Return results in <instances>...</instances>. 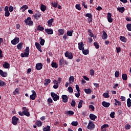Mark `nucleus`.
Here are the masks:
<instances>
[{
	"label": "nucleus",
	"instance_id": "6ab92c4d",
	"mask_svg": "<svg viewBox=\"0 0 131 131\" xmlns=\"http://www.w3.org/2000/svg\"><path fill=\"white\" fill-rule=\"evenodd\" d=\"M117 10L120 12V13H121L122 14L124 11H125V8L124 7H119L117 8Z\"/></svg>",
	"mask_w": 131,
	"mask_h": 131
},
{
	"label": "nucleus",
	"instance_id": "412c9836",
	"mask_svg": "<svg viewBox=\"0 0 131 131\" xmlns=\"http://www.w3.org/2000/svg\"><path fill=\"white\" fill-rule=\"evenodd\" d=\"M4 68L6 69H8L10 67V64L9 63H7V61H5L4 63L3 64Z\"/></svg>",
	"mask_w": 131,
	"mask_h": 131
},
{
	"label": "nucleus",
	"instance_id": "dca6fc26",
	"mask_svg": "<svg viewBox=\"0 0 131 131\" xmlns=\"http://www.w3.org/2000/svg\"><path fill=\"white\" fill-rule=\"evenodd\" d=\"M53 22H54V18H51L48 20L47 23L48 24L49 27H51L53 25Z\"/></svg>",
	"mask_w": 131,
	"mask_h": 131
},
{
	"label": "nucleus",
	"instance_id": "f8f14e48",
	"mask_svg": "<svg viewBox=\"0 0 131 131\" xmlns=\"http://www.w3.org/2000/svg\"><path fill=\"white\" fill-rule=\"evenodd\" d=\"M42 63H38L36 64V69L37 70H41L42 69Z\"/></svg>",
	"mask_w": 131,
	"mask_h": 131
},
{
	"label": "nucleus",
	"instance_id": "a211bd4d",
	"mask_svg": "<svg viewBox=\"0 0 131 131\" xmlns=\"http://www.w3.org/2000/svg\"><path fill=\"white\" fill-rule=\"evenodd\" d=\"M102 39H107V38L108 37V35H107V33L105 31H103V34L101 36Z\"/></svg>",
	"mask_w": 131,
	"mask_h": 131
},
{
	"label": "nucleus",
	"instance_id": "6e6d98bb",
	"mask_svg": "<svg viewBox=\"0 0 131 131\" xmlns=\"http://www.w3.org/2000/svg\"><path fill=\"white\" fill-rule=\"evenodd\" d=\"M115 112H113L110 114V116L111 117V118H114V117H115Z\"/></svg>",
	"mask_w": 131,
	"mask_h": 131
},
{
	"label": "nucleus",
	"instance_id": "680f3d73",
	"mask_svg": "<svg viewBox=\"0 0 131 131\" xmlns=\"http://www.w3.org/2000/svg\"><path fill=\"white\" fill-rule=\"evenodd\" d=\"M130 125L129 124H126L125 125V128H126V129H130Z\"/></svg>",
	"mask_w": 131,
	"mask_h": 131
},
{
	"label": "nucleus",
	"instance_id": "a18cd8bd",
	"mask_svg": "<svg viewBox=\"0 0 131 131\" xmlns=\"http://www.w3.org/2000/svg\"><path fill=\"white\" fill-rule=\"evenodd\" d=\"M52 6L54 7V8H57L58 7V3H56V2H52L51 3Z\"/></svg>",
	"mask_w": 131,
	"mask_h": 131
},
{
	"label": "nucleus",
	"instance_id": "423d86ee",
	"mask_svg": "<svg viewBox=\"0 0 131 131\" xmlns=\"http://www.w3.org/2000/svg\"><path fill=\"white\" fill-rule=\"evenodd\" d=\"M31 93H32V94L30 96V99L33 100H35L37 96L36 92L34 90H32Z\"/></svg>",
	"mask_w": 131,
	"mask_h": 131
},
{
	"label": "nucleus",
	"instance_id": "20e7f679",
	"mask_svg": "<svg viewBox=\"0 0 131 131\" xmlns=\"http://www.w3.org/2000/svg\"><path fill=\"white\" fill-rule=\"evenodd\" d=\"M23 111V114L24 115H25V116H27L28 117H29L30 116V113L29 112H28L29 110L28 108H26V107H23L22 108Z\"/></svg>",
	"mask_w": 131,
	"mask_h": 131
},
{
	"label": "nucleus",
	"instance_id": "ddd939ff",
	"mask_svg": "<svg viewBox=\"0 0 131 131\" xmlns=\"http://www.w3.org/2000/svg\"><path fill=\"white\" fill-rule=\"evenodd\" d=\"M45 31L47 34H53L54 32L52 29H46Z\"/></svg>",
	"mask_w": 131,
	"mask_h": 131
},
{
	"label": "nucleus",
	"instance_id": "58836bf2",
	"mask_svg": "<svg viewBox=\"0 0 131 131\" xmlns=\"http://www.w3.org/2000/svg\"><path fill=\"white\" fill-rule=\"evenodd\" d=\"M83 55H88L89 53V49L84 50V48L82 50Z\"/></svg>",
	"mask_w": 131,
	"mask_h": 131
},
{
	"label": "nucleus",
	"instance_id": "864d4df0",
	"mask_svg": "<svg viewBox=\"0 0 131 131\" xmlns=\"http://www.w3.org/2000/svg\"><path fill=\"white\" fill-rule=\"evenodd\" d=\"M90 75L94 76L95 75V71L93 69L90 70Z\"/></svg>",
	"mask_w": 131,
	"mask_h": 131
},
{
	"label": "nucleus",
	"instance_id": "bb28decb",
	"mask_svg": "<svg viewBox=\"0 0 131 131\" xmlns=\"http://www.w3.org/2000/svg\"><path fill=\"white\" fill-rule=\"evenodd\" d=\"M45 81L46 82L44 83V85L45 86L48 85L49 83H51V79H46Z\"/></svg>",
	"mask_w": 131,
	"mask_h": 131
},
{
	"label": "nucleus",
	"instance_id": "473e14b6",
	"mask_svg": "<svg viewBox=\"0 0 131 131\" xmlns=\"http://www.w3.org/2000/svg\"><path fill=\"white\" fill-rule=\"evenodd\" d=\"M82 103H83V100H80V101L78 103V108L79 109H80V108H81V107H82Z\"/></svg>",
	"mask_w": 131,
	"mask_h": 131
},
{
	"label": "nucleus",
	"instance_id": "774afa93",
	"mask_svg": "<svg viewBox=\"0 0 131 131\" xmlns=\"http://www.w3.org/2000/svg\"><path fill=\"white\" fill-rule=\"evenodd\" d=\"M25 51L26 52L29 53V51H30L29 47H27L26 48V49H25Z\"/></svg>",
	"mask_w": 131,
	"mask_h": 131
},
{
	"label": "nucleus",
	"instance_id": "e433bc0d",
	"mask_svg": "<svg viewBox=\"0 0 131 131\" xmlns=\"http://www.w3.org/2000/svg\"><path fill=\"white\" fill-rule=\"evenodd\" d=\"M120 39L121 41H123V42H126V38L124 36H121Z\"/></svg>",
	"mask_w": 131,
	"mask_h": 131
},
{
	"label": "nucleus",
	"instance_id": "f3484780",
	"mask_svg": "<svg viewBox=\"0 0 131 131\" xmlns=\"http://www.w3.org/2000/svg\"><path fill=\"white\" fill-rule=\"evenodd\" d=\"M27 9H28V6L26 5H25L20 8V10H22V12H25Z\"/></svg>",
	"mask_w": 131,
	"mask_h": 131
},
{
	"label": "nucleus",
	"instance_id": "c756f323",
	"mask_svg": "<svg viewBox=\"0 0 131 131\" xmlns=\"http://www.w3.org/2000/svg\"><path fill=\"white\" fill-rule=\"evenodd\" d=\"M122 78L123 80H127V75H126V74H123L122 75Z\"/></svg>",
	"mask_w": 131,
	"mask_h": 131
},
{
	"label": "nucleus",
	"instance_id": "69168bd1",
	"mask_svg": "<svg viewBox=\"0 0 131 131\" xmlns=\"http://www.w3.org/2000/svg\"><path fill=\"white\" fill-rule=\"evenodd\" d=\"M75 86H76V89L77 91L80 92V89H79V86H78V85L76 84Z\"/></svg>",
	"mask_w": 131,
	"mask_h": 131
},
{
	"label": "nucleus",
	"instance_id": "ea45409f",
	"mask_svg": "<svg viewBox=\"0 0 131 131\" xmlns=\"http://www.w3.org/2000/svg\"><path fill=\"white\" fill-rule=\"evenodd\" d=\"M37 30H39L40 31H43L45 30V28L43 27H41L40 25H38L37 28Z\"/></svg>",
	"mask_w": 131,
	"mask_h": 131
},
{
	"label": "nucleus",
	"instance_id": "5fc2aeb1",
	"mask_svg": "<svg viewBox=\"0 0 131 131\" xmlns=\"http://www.w3.org/2000/svg\"><path fill=\"white\" fill-rule=\"evenodd\" d=\"M69 81H70V82H71V81H72V82H73L74 81V77H73L72 76L70 77Z\"/></svg>",
	"mask_w": 131,
	"mask_h": 131
},
{
	"label": "nucleus",
	"instance_id": "603ef678",
	"mask_svg": "<svg viewBox=\"0 0 131 131\" xmlns=\"http://www.w3.org/2000/svg\"><path fill=\"white\" fill-rule=\"evenodd\" d=\"M6 85V82L0 80V86H5Z\"/></svg>",
	"mask_w": 131,
	"mask_h": 131
},
{
	"label": "nucleus",
	"instance_id": "338daca9",
	"mask_svg": "<svg viewBox=\"0 0 131 131\" xmlns=\"http://www.w3.org/2000/svg\"><path fill=\"white\" fill-rule=\"evenodd\" d=\"M24 54L25 55V57H29V53L28 52H24Z\"/></svg>",
	"mask_w": 131,
	"mask_h": 131
},
{
	"label": "nucleus",
	"instance_id": "0e129e2a",
	"mask_svg": "<svg viewBox=\"0 0 131 131\" xmlns=\"http://www.w3.org/2000/svg\"><path fill=\"white\" fill-rule=\"evenodd\" d=\"M115 77H119V72L117 71H116V72L115 73Z\"/></svg>",
	"mask_w": 131,
	"mask_h": 131
},
{
	"label": "nucleus",
	"instance_id": "a19ab883",
	"mask_svg": "<svg viewBox=\"0 0 131 131\" xmlns=\"http://www.w3.org/2000/svg\"><path fill=\"white\" fill-rule=\"evenodd\" d=\"M37 126H41L42 125V122L41 121H37L36 122Z\"/></svg>",
	"mask_w": 131,
	"mask_h": 131
},
{
	"label": "nucleus",
	"instance_id": "4c0bfd02",
	"mask_svg": "<svg viewBox=\"0 0 131 131\" xmlns=\"http://www.w3.org/2000/svg\"><path fill=\"white\" fill-rule=\"evenodd\" d=\"M19 91H20L19 88H16L15 91L13 92V95H19V94H20V92H19Z\"/></svg>",
	"mask_w": 131,
	"mask_h": 131
},
{
	"label": "nucleus",
	"instance_id": "6e6552de",
	"mask_svg": "<svg viewBox=\"0 0 131 131\" xmlns=\"http://www.w3.org/2000/svg\"><path fill=\"white\" fill-rule=\"evenodd\" d=\"M19 41H20V38H19V37H15L11 41V43L14 45H17Z\"/></svg>",
	"mask_w": 131,
	"mask_h": 131
},
{
	"label": "nucleus",
	"instance_id": "f704fd0d",
	"mask_svg": "<svg viewBox=\"0 0 131 131\" xmlns=\"http://www.w3.org/2000/svg\"><path fill=\"white\" fill-rule=\"evenodd\" d=\"M40 44L41 46H43L45 45V42H46V40L45 39H42L41 37H40Z\"/></svg>",
	"mask_w": 131,
	"mask_h": 131
},
{
	"label": "nucleus",
	"instance_id": "5701e85b",
	"mask_svg": "<svg viewBox=\"0 0 131 131\" xmlns=\"http://www.w3.org/2000/svg\"><path fill=\"white\" fill-rule=\"evenodd\" d=\"M41 16V14H40V13H37L36 14L33 15V17L34 18V19H36V20H37L38 18H40Z\"/></svg>",
	"mask_w": 131,
	"mask_h": 131
},
{
	"label": "nucleus",
	"instance_id": "4d7b16f0",
	"mask_svg": "<svg viewBox=\"0 0 131 131\" xmlns=\"http://www.w3.org/2000/svg\"><path fill=\"white\" fill-rule=\"evenodd\" d=\"M85 17H88V18H93V15L91 13H86L85 14Z\"/></svg>",
	"mask_w": 131,
	"mask_h": 131
},
{
	"label": "nucleus",
	"instance_id": "b1692460",
	"mask_svg": "<svg viewBox=\"0 0 131 131\" xmlns=\"http://www.w3.org/2000/svg\"><path fill=\"white\" fill-rule=\"evenodd\" d=\"M115 106H121V102L116 99H115Z\"/></svg>",
	"mask_w": 131,
	"mask_h": 131
},
{
	"label": "nucleus",
	"instance_id": "393cba45",
	"mask_svg": "<svg viewBox=\"0 0 131 131\" xmlns=\"http://www.w3.org/2000/svg\"><path fill=\"white\" fill-rule=\"evenodd\" d=\"M40 10L41 11H42V12H45V11L47 10V6L43 4H41L40 6Z\"/></svg>",
	"mask_w": 131,
	"mask_h": 131
},
{
	"label": "nucleus",
	"instance_id": "9b49d317",
	"mask_svg": "<svg viewBox=\"0 0 131 131\" xmlns=\"http://www.w3.org/2000/svg\"><path fill=\"white\" fill-rule=\"evenodd\" d=\"M61 98L62 99V102L63 103H67L68 102V96L66 95H63L61 96Z\"/></svg>",
	"mask_w": 131,
	"mask_h": 131
},
{
	"label": "nucleus",
	"instance_id": "39448f33",
	"mask_svg": "<svg viewBox=\"0 0 131 131\" xmlns=\"http://www.w3.org/2000/svg\"><path fill=\"white\" fill-rule=\"evenodd\" d=\"M65 57L66 58H68V59H70L71 60H72L73 59V54L72 53H69L68 51H67L64 53Z\"/></svg>",
	"mask_w": 131,
	"mask_h": 131
},
{
	"label": "nucleus",
	"instance_id": "49530a36",
	"mask_svg": "<svg viewBox=\"0 0 131 131\" xmlns=\"http://www.w3.org/2000/svg\"><path fill=\"white\" fill-rule=\"evenodd\" d=\"M126 28L128 31H131V24H128L126 25Z\"/></svg>",
	"mask_w": 131,
	"mask_h": 131
},
{
	"label": "nucleus",
	"instance_id": "3c124183",
	"mask_svg": "<svg viewBox=\"0 0 131 131\" xmlns=\"http://www.w3.org/2000/svg\"><path fill=\"white\" fill-rule=\"evenodd\" d=\"M106 127H109V125L106 124L101 126V129H103L104 128H106Z\"/></svg>",
	"mask_w": 131,
	"mask_h": 131
},
{
	"label": "nucleus",
	"instance_id": "f03ea898",
	"mask_svg": "<svg viewBox=\"0 0 131 131\" xmlns=\"http://www.w3.org/2000/svg\"><path fill=\"white\" fill-rule=\"evenodd\" d=\"M95 127V124H94V122L92 121H89V122L87 126L88 129H90V130H93V129H94Z\"/></svg>",
	"mask_w": 131,
	"mask_h": 131
},
{
	"label": "nucleus",
	"instance_id": "c9c22d12",
	"mask_svg": "<svg viewBox=\"0 0 131 131\" xmlns=\"http://www.w3.org/2000/svg\"><path fill=\"white\" fill-rule=\"evenodd\" d=\"M94 47H95V49H100V45H99V43L98 42L95 41L93 43Z\"/></svg>",
	"mask_w": 131,
	"mask_h": 131
},
{
	"label": "nucleus",
	"instance_id": "aec40b11",
	"mask_svg": "<svg viewBox=\"0 0 131 131\" xmlns=\"http://www.w3.org/2000/svg\"><path fill=\"white\" fill-rule=\"evenodd\" d=\"M59 35H63L65 33V30L63 29H59L58 30Z\"/></svg>",
	"mask_w": 131,
	"mask_h": 131
},
{
	"label": "nucleus",
	"instance_id": "de8ad7c7",
	"mask_svg": "<svg viewBox=\"0 0 131 131\" xmlns=\"http://www.w3.org/2000/svg\"><path fill=\"white\" fill-rule=\"evenodd\" d=\"M103 97H104V98H108L110 97V96L109 95V94L107 93H104L103 94Z\"/></svg>",
	"mask_w": 131,
	"mask_h": 131
},
{
	"label": "nucleus",
	"instance_id": "4468645a",
	"mask_svg": "<svg viewBox=\"0 0 131 131\" xmlns=\"http://www.w3.org/2000/svg\"><path fill=\"white\" fill-rule=\"evenodd\" d=\"M0 75H1L2 77H7L8 74L6 72L3 71V70H0Z\"/></svg>",
	"mask_w": 131,
	"mask_h": 131
},
{
	"label": "nucleus",
	"instance_id": "09e8293b",
	"mask_svg": "<svg viewBox=\"0 0 131 131\" xmlns=\"http://www.w3.org/2000/svg\"><path fill=\"white\" fill-rule=\"evenodd\" d=\"M59 65L62 66V65H64V59L63 58H61L59 60Z\"/></svg>",
	"mask_w": 131,
	"mask_h": 131
},
{
	"label": "nucleus",
	"instance_id": "e2e57ef3",
	"mask_svg": "<svg viewBox=\"0 0 131 131\" xmlns=\"http://www.w3.org/2000/svg\"><path fill=\"white\" fill-rule=\"evenodd\" d=\"M89 108H90V109H91V110H92V111H95V106H94V105H93L92 104L90 105Z\"/></svg>",
	"mask_w": 131,
	"mask_h": 131
},
{
	"label": "nucleus",
	"instance_id": "37998d69",
	"mask_svg": "<svg viewBox=\"0 0 131 131\" xmlns=\"http://www.w3.org/2000/svg\"><path fill=\"white\" fill-rule=\"evenodd\" d=\"M75 105H76V102L74 99L72 100V102H71V105L72 107H75Z\"/></svg>",
	"mask_w": 131,
	"mask_h": 131
},
{
	"label": "nucleus",
	"instance_id": "a878e982",
	"mask_svg": "<svg viewBox=\"0 0 131 131\" xmlns=\"http://www.w3.org/2000/svg\"><path fill=\"white\" fill-rule=\"evenodd\" d=\"M43 131H51V126L47 125L46 127L42 128Z\"/></svg>",
	"mask_w": 131,
	"mask_h": 131
},
{
	"label": "nucleus",
	"instance_id": "f257e3e1",
	"mask_svg": "<svg viewBox=\"0 0 131 131\" xmlns=\"http://www.w3.org/2000/svg\"><path fill=\"white\" fill-rule=\"evenodd\" d=\"M26 25H29V26H32L33 25V21L31 20V17H28L24 20Z\"/></svg>",
	"mask_w": 131,
	"mask_h": 131
},
{
	"label": "nucleus",
	"instance_id": "0eeeda50",
	"mask_svg": "<svg viewBox=\"0 0 131 131\" xmlns=\"http://www.w3.org/2000/svg\"><path fill=\"white\" fill-rule=\"evenodd\" d=\"M18 120H19V118H17L16 116H13L12 117V124H13V125H17V124H18Z\"/></svg>",
	"mask_w": 131,
	"mask_h": 131
},
{
	"label": "nucleus",
	"instance_id": "2eb2a0df",
	"mask_svg": "<svg viewBox=\"0 0 131 131\" xmlns=\"http://www.w3.org/2000/svg\"><path fill=\"white\" fill-rule=\"evenodd\" d=\"M102 103V106H103V107H105V108H108V107L110 106V103L107 102L106 101H103Z\"/></svg>",
	"mask_w": 131,
	"mask_h": 131
},
{
	"label": "nucleus",
	"instance_id": "c85d7f7f",
	"mask_svg": "<svg viewBox=\"0 0 131 131\" xmlns=\"http://www.w3.org/2000/svg\"><path fill=\"white\" fill-rule=\"evenodd\" d=\"M23 47V43L22 42L19 43L17 45V49H18V50H22Z\"/></svg>",
	"mask_w": 131,
	"mask_h": 131
},
{
	"label": "nucleus",
	"instance_id": "7ed1b4c3",
	"mask_svg": "<svg viewBox=\"0 0 131 131\" xmlns=\"http://www.w3.org/2000/svg\"><path fill=\"white\" fill-rule=\"evenodd\" d=\"M51 96L54 102H56V101H58L59 99H60V97L57 94L54 93V92H51Z\"/></svg>",
	"mask_w": 131,
	"mask_h": 131
},
{
	"label": "nucleus",
	"instance_id": "4be33fe9",
	"mask_svg": "<svg viewBox=\"0 0 131 131\" xmlns=\"http://www.w3.org/2000/svg\"><path fill=\"white\" fill-rule=\"evenodd\" d=\"M90 119H91V120H95V119H96V118H97V116L95 115H94V114H90Z\"/></svg>",
	"mask_w": 131,
	"mask_h": 131
},
{
	"label": "nucleus",
	"instance_id": "cd10ccee",
	"mask_svg": "<svg viewBox=\"0 0 131 131\" xmlns=\"http://www.w3.org/2000/svg\"><path fill=\"white\" fill-rule=\"evenodd\" d=\"M51 66L53 68L57 69L58 68V64L55 62H52Z\"/></svg>",
	"mask_w": 131,
	"mask_h": 131
},
{
	"label": "nucleus",
	"instance_id": "9d476101",
	"mask_svg": "<svg viewBox=\"0 0 131 131\" xmlns=\"http://www.w3.org/2000/svg\"><path fill=\"white\" fill-rule=\"evenodd\" d=\"M78 49L80 51H82L84 49V47H83L84 46V44H83V42H79L78 43Z\"/></svg>",
	"mask_w": 131,
	"mask_h": 131
},
{
	"label": "nucleus",
	"instance_id": "052dcab7",
	"mask_svg": "<svg viewBox=\"0 0 131 131\" xmlns=\"http://www.w3.org/2000/svg\"><path fill=\"white\" fill-rule=\"evenodd\" d=\"M116 50L117 51V54H119V53H120V51H121V48H120V47H117Z\"/></svg>",
	"mask_w": 131,
	"mask_h": 131
},
{
	"label": "nucleus",
	"instance_id": "bf43d9fd",
	"mask_svg": "<svg viewBox=\"0 0 131 131\" xmlns=\"http://www.w3.org/2000/svg\"><path fill=\"white\" fill-rule=\"evenodd\" d=\"M5 17H9L10 16V11H5Z\"/></svg>",
	"mask_w": 131,
	"mask_h": 131
},
{
	"label": "nucleus",
	"instance_id": "13d9d810",
	"mask_svg": "<svg viewBox=\"0 0 131 131\" xmlns=\"http://www.w3.org/2000/svg\"><path fill=\"white\" fill-rule=\"evenodd\" d=\"M67 114H69L70 115H73L74 114V112L72 111H69L67 112Z\"/></svg>",
	"mask_w": 131,
	"mask_h": 131
},
{
	"label": "nucleus",
	"instance_id": "7c9ffc66",
	"mask_svg": "<svg viewBox=\"0 0 131 131\" xmlns=\"http://www.w3.org/2000/svg\"><path fill=\"white\" fill-rule=\"evenodd\" d=\"M84 91L86 94H90L92 93V89H85L84 90Z\"/></svg>",
	"mask_w": 131,
	"mask_h": 131
},
{
	"label": "nucleus",
	"instance_id": "c03bdc74",
	"mask_svg": "<svg viewBox=\"0 0 131 131\" xmlns=\"http://www.w3.org/2000/svg\"><path fill=\"white\" fill-rule=\"evenodd\" d=\"M75 7H76V9H77V10H78V11H81V7H80V4L76 5Z\"/></svg>",
	"mask_w": 131,
	"mask_h": 131
},
{
	"label": "nucleus",
	"instance_id": "72a5a7b5",
	"mask_svg": "<svg viewBox=\"0 0 131 131\" xmlns=\"http://www.w3.org/2000/svg\"><path fill=\"white\" fill-rule=\"evenodd\" d=\"M127 105L128 108H130L131 106V100L130 98H128L127 100Z\"/></svg>",
	"mask_w": 131,
	"mask_h": 131
},
{
	"label": "nucleus",
	"instance_id": "8fccbe9b",
	"mask_svg": "<svg viewBox=\"0 0 131 131\" xmlns=\"http://www.w3.org/2000/svg\"><path fill=\"white\" fill-rule=\"evenodd\" d=\"M68 91L69 93H73V89L71 86L68 87Z\"/></svg>",
	"mask_w": 131,
	"mask_h": 131
},
{
	"label": "nucleus",
	"instance_id": "2f4dec72",
	"mask_svg": "<svg viewBox=\"0 0 131 131\" xmlns=\"http://www.w3.org/2000/svg\"><path fill=\"white\" fill-rule=\"evenodd\" d=\"M73 30L68 31L67 32V34L68 36H72V34H73Z\"/></svg>",
	"mask_w": 131,
	"mask_h": 131
},
{
	"label": "nucleus",
	"instance_id": "1a4fd4ad",
	"mask_svg": "<svg viewBox=\"0 0 131 131\" xmlns=\"http://www.w3.org/2000/svg\"><path fill=\"white\" fill-rule=\"evenodd\" d=\"M35 46H36V49L39 51V52H40V53H42V50H41V46L39 44V43L36 42L35 43Z\"/></svg>",
	"mask_w": 131,
	"mask_h": 131
},
{
	"label": "nucleus",
	"instance_id": "79ce46f5",
	"mask_svg": "<svg viewBox=\"0 0 131 131\" xmlns=\"http://www.w3.org/2000/svg\"><path fill=\"white\" fill-rule=\"evenodd\" d=\"M71 124L73 126H77V125H78V122L73 121L72 122Z\"/></svg>",
	"mask_w": 131,
	"mask_h": 131
}]
</instances>
